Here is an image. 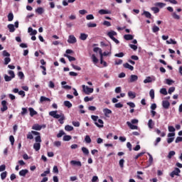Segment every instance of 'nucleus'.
I'll list each match as a JSON object with an SVG mask.
<instances>
[{"instance_id": "obj_35", "label": "nucleus", "mask_w": 182, "mask_h": 182, "mask_svg": "<svg viewBox=\"0 0 182 182\" xmlns=\"http://www.w3.org/2000/svg\"><path fill=\"white\" fill-rule=\"evenodd\" d=\"M93 52H95L96 53H97V52H99L100 56H102V50L101 48H99L98 47H95L93 48Z\"/></svg>"}, {"instance_id": "obj_22", "label": "nucleus", "mask_w": 182, "mask_h": 182, "mask_svg": "<svg viewBox=\"0 0 182 182\" xmlns=\"http://www.w3.org/2000/svg\"><path fill=\"white\" fill-rule=\"evenodd\" d=\"M36 14H38V15H42L43 12H45V10H43V8L42 7H38L36 9Z\"/></svg>"}, {"instance_id": "obj_40", "label": "nucleus", "mask_w": 182, "mask_h": 182, "mask_svg": "<svg viewBox=\"0 0 182 182\" xmlns=\"http://www.w3.org/2000/svg\"><path fill=\"white\" fill-rule=\"evenodd\" d=\"M103 112H104L105 116H107V114H112V110H110L107 108L104 109Z\"/></svg>"}, {"instance_id": "obj_46", "label": "nucleus", "mask_w": 182, "mask_h": 182, "mask_svg": "<svg viewBox=\"0 0 182 182\" xmlns=\"http://www.w3.org/2000/svg\"><path fill=\"white\" fill-rule=\"evenodd\" d=\"M175 155H176V151H171L168 154V159H171V157H173V156H175Z\"/></svg>"}, {"instance_id": "obj_52", "label": "nucleus", "mask_w": 182, "mask_h": 182, "mask_svg": "<svg viewBox=\"0 0 182 182\" xmlns=\"http://www.w3.org/2000/svg\"><path fill=\"white\" fill-rule=\"evenodd\" d=\"M160 93L161 95H164V96L167 95V90L166 88H161L160 90Z\"/></svg>"}, {"instance_id": "obj_9", "label": "nucleus", "mask_w": 182, "mask_h": 182, "mask_svg": "<svg viewBox=\"0 0 182 182\" xmlns=\"http://www.w3.org/2000/svg\"><path fill=\"white\" fill-rule=\"evenodd\" d=\"M156 80V78L154 77H151L150 76L146 77V78L144 80V83H151V82H154Z\"/></svg>"}, {"instance_id": "obj_27", "label": "nucleus", "mask_w": 182, "mask_h": 182, "mask_svg": "<svg viewBox=\"0 0 182 182\" xmlns=\"http://www.w3.org/2000/svg\"><path fill=\"white\" fill-rule=\"evenodd\" d=\"M128 96H129V97H130V99H135L136 92L129 91V92H128Z\"/></svg>"}, {"instance_id": "obj_10", "label": "nucleus", "mask_w": 182, "mask_h": 182, "mask_svg": "<svg viewBox=\"0 0 182 182\" xmlns=\"http://www.w3.org/2000/svg\"><path fill=\"white\" fill-rule=\"evenodd\" d=\"M98 13L100 15H107L112 14V11L109 10L100 9Z\"/></svg>"}, {"instance_id": "obj_4", "label": "nucleus", "mask_w": 182, "mask_h": 182, "mask_svg": "<svg viewBox=\"0 0 182 182\" xmlns=\"http://www.w3.org/2000/svg\"><path fill=\"white\" fill-rule=\"evenodd\" d=\"M68 43H76V42H77V40L76 39V37H75V36L70 35L68 37Z\"/></svg>"}, {"instance_id": "obj_30", "label": "nucleus", "mask_w": 182, "mask_h": 182, "mask_svg": "<svg viewBox=\"0 0 182 182\" xmlns=\"http://www.w3.org/2000/svg\"><path fill=\"white\" fill-rule=\"evenodd\" d=\"M155 6H159V8H164L166 6V4L161 2L155 3Z\"/></svg>"}, {"instance_id": "obj_62", "label": "nucleus", "mask_w": 182, "mask_h": 182, "mask_svg": "<svg viewBox=\"0 0 182 182\" xmlns=\"http://www.w3.org/2000/svg\"><path fill=\"white\" fill-rule=\"evenodd\" d=\"M114 56L116 58H123V56H124V53L121 52V53H116L114 55Z\"/></svg>"}, {"instance_id": "obj_45", "label": "nucleus", "mask_w": 182, "mask_h": 182, "mask_svg": "<svg viewBox=\"0 0 182 182\" xmlns=\"http://www.w3.org/2000/svg\"><path fill=\"white\" fill-rule=\"evenodd\" d=\"M100 63H101V65H103V66H105V68H106L107 66V63H106V61L103 60L102 55L100 56Z\"/></svg>"}, {"instance_id": "obj_43", "label": "nucleus", "mask_w": 182, "mask_h": 182, "mask_svg": "<svg viewBox=\"0 0 182 182\" xmlns=\"http://www.w3.org/2000/svg\"><path fill=\"white\" fill-rule=\"evenodd\" d=\"M7 174H8V173L6 171L2 172L1 173V180H5V178H6Z\"/></svg>"}, {"instance_id": "obj_56", "label": "nucleus", "mask_w": 182, "mask_h": 182, "mask_svg": "<svg viewBox=\"0 0 182 182\" xmlns=\"http://www.w3.org/2000/svg\"><path fill=\"white\" fill-rule=\"evenodd\" d=\"M8 73L11 78L14 79L15 77V73L13 70H9Z\"/></svg>"}, {"instance_id": "obj_12", "label": "nucleus", "mask_w": 182, "mask_h": 182, "mask_svg": "<svg viewBox=\"0 0 182 182\" xmlns=\"http://www.w3.org/2000/svg\"><path fill=\"white\" fill-rule=\"evenodd\" d=\"M123 66L125 69H129V70H134V67L129 64L128 63H125L123 64Z\"/></svg>"}, {"instance_id": "obj_55", "label": "nucleus", "mask_w": 182, "mask_h": 182, "mask_svg": "<svg viewBox=\"0 0 182 182\" xmlns=\"http://www.w3.org/2000/svg\"><path fill=\"white\" fill-rule=\"evenodd\" d=\"M172 17L173 18V19H177V20L180 19V16H178L176 12H173L172 14Z\"/></svg>"}, {"instance_id": "obj_3", "label": "nucleus", "mask_w": 182, "mask_h": 182, "mask_svg": "<svg viewBox=\"0 0 182 182\" xmlns=\"http://www.w3.org/2000/svg\"><path fill=\"white\" fill-rule=\"evenodd\" d=\"M1 112L4 113V112H6V110H8V102H6V100L1 101Z\"/></svg>"}, {"instance_id": "obj_41", "label": "nucleus", "mask_w": 182, "mask_h": 182, "mask_svg": "<svg viewBox=\"0 0 182 182\" xmlns=\"http://www.w3.org/2000/svg\"><path fill=\"white\" fill-rule=\"evenodd\" d=\"M87 26L88 27V28H96V26H97V24H96V23H88L87 24Z\"/></svg>"}, {"instance_id": "obj_23", "label": "nucleus", "mask_w": 182, "mask_h": 182, "mask_svg": "<svg viewBox=\"0 0 182 182\" xmlns=\"http://www.w3.org/2000/svg\"><path fill=\"white\" fill-rule=\"evenodd\" d=\"M65 58H68V60L70 62H73L75 60H76V58L75 57H72L70 55H69L68 54H64Z\"/></svg>"}, {"instance_id": "obj_6", "label": "nucleus", "mask_w": 182, "mask_h": 182, "mask_svg": "<svg viewBox=\"0 0 182 182\" xmlns=\"http://www.w3.org/2000/svg\"><path fill=\"white\" fill-rule=\"evenodd\" d=\"M181 171H180V168H176L174 171H173L170 176L173 178H174L175 176H178V173H181Z\"/></svg>"}, {"instance_id": "obj_29", "label": "nucleus", "mask_w": 182, "mask_h": 182, "mask_svg": "<svg viewBox=\"0 0 182 182\" xmlns=\"http://www.w3.org/2000/svg\"><path fill=\"white\" fill-rule=\"evenodd\" d=\"M166 43L168 45H176L177 44V41L173 40V38H170L169 41H166Z\"/></svg>"}, {"instance_id": "obj_20", "label": "nucleus", "mask_w": 182, "mask_h": 182, "mask_svg": "<svg viewBox=\"0 0 182 182\" xmlns=\"http://www.w3.org/2000/svg\"><path fill=\"white\" fill-rule=\"evenodd\" d=\"M103 120H102L101 119H98V123L97 122H95V126H97V127H103Z\"/></svg>"}, {"instance_id": "obj_7", "label": "nucleus", "mask_w": 182, "mask_h": 182, "mask_svg": "<svg viewBox=\"0 0 182 182\" xmlns=\"http://www.w3.org/2000/svg\"><path fill=\"white\" fill-rule=\"evenodd\" d=\"M139 80V77L136 75H132L129 78V82L133 83L134 82H136Z\"/></svg>"}, {"instance_id": "obj_64", "label": "nucleus", "mask_w": 182, "mask_h": 182, "mask_svg": "<svg viewBox=\"0 0 182 182\" xmlns=\"http://www.w3.org/2000/svg\"><path fill=\"white\" fill-rule=\"evenodd\" d=\"M27 139H28L29 140L33 139V135H32V132H28V134H27Z\"/></svg>"}, {"instance_id": "obj_8", "label": "nucleus", "mask_w": 182, "mask_h": 182, "mask_svg": "<svg viewBox=\"0 0 182 182\" xmlns=\"http://www.w3.org/2000/svg\"><path fill=\"white\" fill-rule=\"evenodd\" d=\"M127 124L129 129H131V130H137V129H139V127L136 125H133L130 122H127Z\"/></svg>"}, {"instance_id": "obj_21", "label": "nucleus", "mask_w": 182, "mask_h": 182, "mask_svg": "<svg viewBox=\"0 0 182 182\" xmlns=\"http://www.w3.org/2000/svg\"><path fill=\"white\" fill-rule=\"evenodd\" d=\"M58 122H60V124H63V120H65V114L61 113L60 115Z\"/></svg>"}, {"instance_id": "obj_44", "label": "nucleus", "mask_w": 182, "mask_h": 182, "mask_svg": "<svg viewBox=\"0 0 182 182\" xmlns=\"http://www.w3.org/2000/svg\"><path fill=\"white\" fill-rule=\"evenodd\" d=\"M50 173V170L48 169L47 171H45L43 173L41 174V177H46L48 174Z\"/></svg>"}, {"instance_id": "obj_16", "label": "nucleus", "mask_w": 182, "mask_h": 182, "mask_svg": "<svg viewBox=\"0 0 182 182\" xmlns=\"http://www.w3.org/2000/svg\"><path fill=\"white\" fill-rule=\"evenodd\" d=\"M28 110L30 112V116L31 117H33V116L38 114V112L36 111H35V109H33V108H32V107L28 108Z\"/></svg>"}, {"instance_id": "obj_28", "label": "nucleus", "mask_w": 182, "mask_h": 182, "mask_svg": "<svg viewBox=\"0 0 182 182\" xmlns=\"http://www.w3.org/2000/svg\"><path fill=\"white\" fill-rule=\"evenodd\" d=\"M9 22H12L14 21V14L12 12L9 13L7 16Z\"/></svg>"}, {"instance_id": "obj_61", "label": "nucleus", "mask_w": 182, "mask_h": 182, "mask_svg": "<svg viewBox=\"0 0 182 182\" xmlns=\"http://www.w3.org/2000/svg\"><path fill=\"white\" fill-rule=\"evenodd\" d=\"M92 100H93V97H85L84 98V102H92Z\"/></svg>"}, {"instance_id": "obj_2", "label": "nucleus", "mask_w": 182, "mask_h": 182, "mask_svg": "<svg viewBox=\"0 0 182 182\" xmlns=\"http://www.w3.org/2000/svg\"><path fill=\"white\" fill-rule=\"evenodd\" d=\"M83 92L85 93V95H90V93H93V88H90L88 86H86L83 85L82 86Z\"/></svg>"}, {"instance_id": "obj_50", "label": "nucleus", "mask_w": 182, "mask_h": 182, "mask_svg": "<svg viewBox=\"0 0 182 182\" xmlns=\"http://www.w3.org/2000/svg\"><path fill=\"white\" fill-rule=\"evenodd\" d=\"M9 140H10L11 146H14V144L15 143V137H14V136L11 135L9 136Z\"/></svg>"}, {"instance_id": "obj_17", "label": "nucleus", "mask_w": 182, "mask_h": 182, "mask_svg": "<svg viewBox=\"0 0 182 182\" xmlns=\"http://www.w3.org/2000/svg\"><path fill=\"white\" fill-rule=\"evenodd\" d=\"M33 149L36 151H39L41 150V143H35L33 144Z\"/></svg>"}, {"instance_id": "obj_14", "label": "nucleus", "mask_w": 182, "mask_h": 182, "mask_svg": "<svg viewBox=\"0 0 182 182\" xmlns=\"http://www.w3.org/2000/svg\"><path fill=\"white\" fill-rule=\"evenodd\" d=\"M162 106L164 109H168V107H170V102L167 100H164L162 102Z\"/></svg>"}, {"instance_id": "obj_63", "label": "nucleus", "mask_w": 182, "mask_h": 182, "mask_svg": "<svg viewBox=\"0 0 182 182\" xmlns=\"http://www.w3.org/2000/svg\"><path fill=\"white\" fill-rule=\"evenodd\" d=\"M11 62V58L7 57L4 58V65H8Z\"/></svg>"}, {"instance_id": "obj_25", "label": "nucleus", "mask_w": 182, "mask_h": 182, "mask_svg": "<svg viewBox=\"0 0 182 182\" xmlns=\"http://www.w3.org/2000/svg\"><path fill=\"white\" fill-rule=\"evenodd\" d=\"M7 28L9 30V32H15V26H14V24H9Z\"/></svg>"}, {"instance_id": "obj_53", "label": "nucleus", "mask_w": 182, "mask_h": 182, "mask_svg": "<svg viewBox=\"0 0 182 182\" xmlns=\"http://www.w3.org/2000/svg\"><path fill=\"white\" fill-rule=\"evenodd\" d=\"M41 69H43L42 73L44 76H46V67L43 65L40 66Z\"/></svg>"}, {"instance_id": "obj_15", "label": "nucleus", "mask_w": 182, "mask_h": 182, "mask_svg": "<svg viewBox=\"0 0 182 182\" xmlns=\"http://www.w3.org/2000/svg\"><path fill=\"white\" fill-rule=\"evenodd\" d=\"M28 171H28V169H22L19 171V176H21V177H25V176L28 174Z\"/></svg>"}, {"instance_id": "obj_24", "label": "nucleus", "mask_w": 182, "mask_h": 182, "mask_svg": "<svg viewBox=\"0 0 182 182\" xmlns=\"http://www.w3.org/2000/svg\"><path fill=\"white\" fill-rule=\"evenodd\" d=\"M87 36H88L87 34L82 33H80V39L81 41H86L87 39Z\"/></svg>"}, {"instance_id": "obj_18", "label": "nucleus", "mask_w": 182, "mask_h": 182, "mask_svg": "<svg viewBox=\"0 0 182 182\" xmlns=\"http://www.w3.org/2000/svg\"><path fill=\"white\" fill-rule=\"evenodd\" d=\"M33 130H42V126L39 125V124H35L32 127Z\"/></svg>"}, {"instance_id": "obj_11", "label": "nucleus", "mask_w": 182, "mask_h": 182, "mask_svg": "<svg viewBox=\"0 0 182 182\" xmlns=\"http://www.w3.org/2000/svg\"><path fill=\"white\" fill-rule=\"evenodd\" d=\"M116 35H117V33H116V31H112L107 33V36H109V38H110V39H112V41L113 40L114 36H116Z\"/></svg>"}, {"instance_id": "obj_33", "label": "nucleus", "mask_w": 182, "mask_h": 182, "mask_svg": "<svg viewBox=\"0 0 182 182\" xmlns=\"http://www.w3.org/2000/svg\"><path fill=\"white\" fill-rule=\"evenodd\" d=\"M148 127H149V129H153V127H154V123L153 122V119L149 120Z\"/></svg>"}, {"instance_id": "obj_1", "label": "nucleus", "mask_w": 182, "mask_h": 182, "mask_svg": "<svg viewBox=\"0 0 182 182\" xmlns=\"http://www.w3.org/2000/svg\"><path fill=\"white\" fill-rule=\"evenodd\" d=\"M32 134L34 136H37L35 137V140L36 143H42V139H41V133L36 131H31Z\"/></svg>"}, {"instance_id": "obj_5", "label": "nucleus", "mask_w": 182, "mask_h": 182, "mask_svg": "<svg viewBox=\"0 0 182 182\" xmlns=\"http://www.w3.org/2000/svg\"><path fill=\"white\" fill-rule=\"evenodd\" d=\"M58 111H51L49 112V115L52 117H54V119H59L60 117L59 114H57Z\"/></svg>"}, {"instance_id": "obj_54", "label": "nucleus", "mask_w": 182, "mask_h": 182, "mask_svg": "<svg viewBox=\"0 0 182 182\" xmlns=\"http://www.w3.org/2000/svg\"><path fill=\"white\" fill-rule=\"evenodd\" d=\"M151 11H154V14H159L160 12V9L158 7H152Z\"/></svg>"}, {"instance_id": "obj_37", "label": "nucleus", "mask_w": 182, "mask_h": 182, "mask_svg": "<svg viewBox=\"0 0 182 182\" xmlns=\"http://www.w3.org/2000/svg\"><path fill=\"white\" fill-rule=\"evenodd\" d=\"M156 132L158 134H161V137H165V136H166V133L165 132H161V131H160V129H156Z\"/></svg>"}, {"instance_id": "obj_42", "label": "nucleus", "mask_w": 182, "mask_h": 182, "mask_svg": "<svg viewBox=\"0 0 182 182\" xmlns=\"http://www.w3.org/2000/svg\"><path fill=\"white\" fill-rule=\"evenodd\" d=\"M92 62L94 63H97V62H99V60L97 59V58L96 57V55L95 54L92 55Z\"/></svg>"}, {"instance_id": "obj_59", "label": "nucleus", "mask_w": 182, "mask_h": 182, "mask_svg": "<svg viewBox=\"0 0 182 182\" xmlns=\"http://www.w3.org/2000/svg\"><path fill=\"white\" fill-rule=\"evenodd\" d=\"M72 68H73L75 70H82V68L80 66L75 65L74 64L71 65Z\"/></svg>"}, {"instance_id": "obj_47", "label": "nucleus", "mask_w": 182, "mask_h": 182, "mask_svg": "<svg viewBox=\"0 0 182 182\" xmlns=\"http://www.w3.org/2000/svg\"><path fill=\"white\" fill-rule=\"evenodd\" d=\"M28 113V109L23 107L22 108V112H21V116H25Z\"/></svg>"}, {"instance_id": "obj_51", "label": "nucleus", "mask_w": 182, "mask_h": 182, "mask_svg": "<svg viewBox=\"0 0 182 182\" xmlns=\"http://www.w3.org/2000/svg\"><path fill=\"white\" fill-rule=\"evenodd\" d=\"M13 78L11 77V76H9L8 75H4V80L6 82H11V80H12Z\"/></svg>"}, {"instance_id": "obj_19", "label": "nucleus", "mask_w": 182, "mask_h": 182, "mask_svg": "<svg viewBox=\"0 0 182 182\" xmlns=\"http://www.w3.org/2000/svg\"><path fill=\"white\" fill-rule=\"evenodd\" d=\"M133 36L132 34H126L124 36L125 41H133Z\"/></svg>"}, {"instance_id": "obj_32", "label": "nucleus", "mask_w": 182, "mask_h": 182, "mask_svg": "<svg viewBox=\"0 0 182 182\" xmlns=\"http://www.w3.org/2000/svg\"><path fill=\"white\" fill-rule=\"evenodd\" d=\"M85 141L86 143H87L88 144H90V143H92V139H90V136L87 135V136L85 137Z\"/></svg>"}, {"instance_id": "obj_57", "label": "nucleus", "mask_w": 182, "mask_h": 182, "mask_svg": "<svg viewBox=\"0 0 182 182\" xmlns=\"http://www.w3.org/2000/svg\"><path fill=\"white\" fill-rule=\"evenodd\" d=\"M149 96L151 99H154V90L151 89L149 91Z\"/></svg>"}, {"instance_id": "obj_58", "label": "nucleus", "mask_w": 182, "mask_h": 182, "mask_svg": "<svg viewBox=\"0 0 182 182\" xmlns=\"http://www.w3.org/2000/svg\"><path fill=\"white\" fill-rule=\"evenodd\" d=\"M64 134H65V132H63V130H60L59 133L57 134V137L59 139L62 137V136H64Z\"/></svg>"}, {"instance_id": "obj_60", "label": "nucleus", "mask_w": 182, "mask_h": 182, "mask_svg": "<svg viewBox=\"0 0 182 182\" xmlns=\"http://www.w3.org/2000/svg\"><path fill=\"white\" fill-rule=\"evenodd\" d=\"M119 163V167H121V168H123V167H124V159H120Z\"/></svg>"}, {"instance_id": "obj_48", "label": "nucleus", "mask_w": 182, "mask_h": 182, "mask_svg": "<svg viewBox=\"0 0 182 182\" xmlns=\"http://www.w3.org/2000/svg\"><path fill=\"white\" fill-rule=\"evenodd\" d=\"M160 31V28H159L157 26H154L152 28V31L154 33H156V32H159Z\"/></svg>"}, {"instance_id": "obj_38", "label": "nucleus", "mask_w": 182, "mask_h": 182, "mask_svg": "<svg viewBox=\"0 0 182 182\" xmlns=\"http://www.w3.org/2000/svg\"><path fill=\"white\" fill-rule=\"evenodd\" d=\"M64 106H65V107H68V109H70V107H72V104L69 101H65Z\"/></svg>"}, {"instance_id": "obj_31", "label": "nucleus", "mask_w": 182, "mask_h": 182, "mask_svg": "<svg viewBox=\"0 0 182 182\" xmlns=\"http://www.w3.org/2000/svg\"><path fill=\"white\" fill-rule=\"evenodd\" d=\"M142 15H144L146 16V18H148V19L151 18V14H150V12H149V11H144Z\"/></svg>"}, {"instance_id": "obj_13", "label": "nucleus", "mask_w": 182, "mask_h": 182, "mask_svg": "<svg viewBox=\"0 0 182 182\" xmlns=\"http://www.w3.org/2000/svg\"><path fill=\"white\" fill-rule=\"evenodd\" d=\"M70 164H72L73 166H77L78 167H82V162H80V161H70Z\"/></svg>"}, {"instance_id": "obj_34", "label": "nucleus", "mask_w": 182, "mask_h": 182, "mask_svg": "<svg viewBox=\"0 0 182 182\" xmlns=\"http://www.w3.org/2000/svg\"><path fill=\"white\" fill-rule=\"evenodd\" d=\"M81 150H82V153L84 154H85L86 156H87V154H89V149H87V148L83 146V147H82Z\"/></svg>"}, {"instance_id": "obj_26", "label": "nucleus", "mask_w": 182, "mask_h": 182, "mask_svg": "<svg viewBox=\"0 0 182 182\" xmlns=\"http://www.w3.org/2000/svg\"><path fill=\"white\" fill-rule=\"evenodd\" d=\"M40 102L41 103H43V102H50V99H49L46 97L41 96L40 98Z\"/></svg>"}, {"instance_id": "obj_49", "label": "nucleus", "mask_w": 182, "mask_h": 182, "mask_svg": "<svg viewBox=\"0 0 182 182\" xmlns=\"http://www.w3.org/2000/svg\"><path fill=\"white\" fill-rule=\"evenodd\" d=\"M86 19L87 21H92L95 19V16H93V14H89L86 16Z\"/></svg>"}, {"instance_id": "obj_36", "label": "nucleus", "mask_w": 182, "mask_h": 182, "mask_svg": "<svg viewBox=\"0 0 182 182\" xmlns=\"http://www.w3.org/2000/svg\"><path fill=\"white\" fill-rule=\"evenodd\" d=\"M70 140H72V136H71L65 135V136H63V141H69Z\"/></svg>"}, {"instance_id": "obj_39", "label": "nucleus", "mask_w": 182, "mask_h": 182, "mask_svg": "<svg viewBox=\"0 0 182 182\" xmlns=\"http://www.w3.org/2000/svg\"><path fill=\"white\" fill-rule=\"evenodd\" d=\"M65 130H66V132H72V130H73V127L70 125H66L65 127Z\"/></svg>"}]
</instances>
